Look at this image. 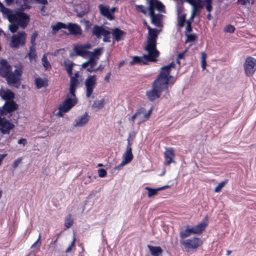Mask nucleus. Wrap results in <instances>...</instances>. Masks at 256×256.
Returning a JSON list of instances; mask_svg holds the SVG:
<instances>
[{
    "mask_svg": "<svg viewBox=\"0 0 256 256\" xmlns=\"http://www.w3.org/2000/svg\"><path fill=\"white\" fill-rule=\"evenodd\" d=\"M0 96L4 100H10L14 98V94L10 90L0 88Z\"/></svg>",
    "mask_w": 256,
    "mask_h": 256,
    "instance_id": "nucleus-18",
    "label": "nucleus"
},
{
    "mask_svg": "<svg viewBox=\"0 0 256 256\" xmlns=\"http://www.w3.org/2000/svg\"><path fill=\"white\" fill-rule=\"evenodd\" d=\"M136 8L137 10L140 12L144 14H146V10H145L144 7L142 5H136Z\"/></svg>",
    "mask_w": 256,
    "mask_h": 256,
    "instance_id": "nucleus-52",
    "label": "nucleus"
},
{
    "mask_svg": "<svg viewBox=\"0 0 256 256\" xmlns=\"http://www.w3.org/2000/svg\"><path fill=\"white\" fill-rule=\"evenodd\" d=\"M40 234H39V236H38V239L34 243V244L32 246V247L31 248H34L36 246V245L37 244L40 242Z\"/></svg>",
    "mask_w": 256,
    "mask_h": 256,
    "instance_id": "nucleus-64",
    "label": "nucleus"
},
{
    "mask_svg": "<svg viewBox=\"0 0 256 256\" xmlns=\"http://www.w3.org/2000/svg\"><path fill=\"white\" fill-rule=\"evenodd\" d=\"M154 9H155V8L153 6L152 2L149 0L148 10H149V12H150V15L152 17L156 16L154 14Z\"/></svg>",
    "mask_w": 256,
    "mask_h": 256,
    "instance_id": "nucleus-44",
    "label": "nucleus"
},
{
    "mask_svg": "<svg viewBox=\"0 0 256 256\" xmlns=\"http://www.w3.org/2000/svg\"><path fill=\"white\" fill-rule=\"evenodd\" d=\"M180 242L184 246L187 251L190 250H196L203 244L202 240L196 237L186 240H180Z\"/></svg>",
    "mask_w": 256,
    "mask_h": 256,
    "instance_id": "nucleus-7",
    "label": "nucleus"
},
{
    "mask_svg": "<svg viewBox=\"0 0 256 256\" xmlns=\"http://www.w3.org/2000/svg\"><path fill=\"white\" fill-rule=\"evenodd\" d=\"M74 224V220L72 218V215L68 214L64 220V226L66 228H68L71 227Z\"/></svg>",
    "mask_w": 256,
    "mask_h": 256,
    "instance_id": "nucleus-33",
    "label": "nucleus"
},
{
    "mask_svg": "<svg viewBox=\"0 0 256 256\" xmlns=\"http://www.w3.org/2000/svg\"><path fill=\"white\" fill-rule=\"evenodd\" d=\"M4 115H6L5 113L4 110L2 108V110L0 109V119H5L6 118L5 117L2 118L1 116Z\"/></svg>",
    "mask_w": 256,
    "mask_h": 256,
    "instance_id": "nucleus-62",
    "label": "nucleus"
},
{
    "mask_svg": "<svg viewBox=\"0 0 256 256\" xmlns=\"http://www.w3.org/2000/svg\"><path fill=\"white\" fill-rule=\"evenodd\" d=\"M22 162V158H18L17 160H16L14 162V164H13V168H16L19 165V164L21 162Z\"/></svg>",
    "mask_w": 256,
    "mask_h": 256,
    "instance_id": "nucleus-56",
    "label": "nucleus"
},
{
    "mask_svg": "<svg viewBox=\"0 0 256 256\" xmlns=\"http://www.w3.org/2000/svg\"><path fill=\"white\" fill-rule=\"evenodd\" d=\"M133 157V154H132V144L130 142V140H128V145L126 146V150L123 155L124 160L120 164L116 166L114 168L116 170L120 169V168L124 166L130 162L132 160Z\"/></svg>",
    "mask_w": 256,
    "mask_h": 256,
    "instance_id": "nucleus-11",
    "label": "nucleus"
},
{
    "mask_svg": "<svg viewBox=\"0 0 256 256\" xmlns=\"http://www.w3.org/2000/svg\"><path fill=\"white\" fill-rule=\"evenodd\" d=\"M186 42H194L196 39V36L195 34H186Z\"/></svg>",
    "mask_w": 256,
    "mask_h": 256,
    "instance_id": "nucleus-41",
    "label": "nucleus"
},
{
    "mask_svg": "<svg viewBox=\"0 0 256 256\" xmlns=\"http://www.w3.org/2000/svg\"><path fill=\"white\" fill-rule=\"evenodd\" d=\"M42 64L46 70L50 69L51 68V65L50 62L48 60L46 56L44 54L43 55L42 58Z\"/></svg>",
    "mask_w": 256,
    "mask_h": 256,
    "instance_id": "nucleus-35",
    "label": "nucleus"
},
{
    "mask_svg": "<svg viewBox=\"0 0 256 256\" xmlns=\"http://www.w3.org/2000/svg\"><path fill=\"white\" fill-rule=\"evenodd\" d=\"M146 190H148V198L156 195L158 192L160 191L159 188H152L150 187H146Z\"/></svg>",
    "mask_w": 256,
    "mask_h": 256,
    "instance_id": "nucleus-34",
    "label": "nucleus"
},
{
    "mask_svg": "<svg viewBox=\"0 0 256 256\" xmlns=\"http://www.w3.org/2000/svg\"><path fill=\"white\" fill-rule=\"evenodd\" d=\"M176 64L174 62H171L169 64L162 66L161 68L162 72L158 74V76L172 84H174V81L170 82L171 78H173L172 76L170 75L171 68H174Z\"/></svg>",
    "mask_w": 256,
    "mask_h": 256,
    "instance_id": "nucleus-8",
    "label": "nucleus"
},
{
    "mask_svg": "<svg viewBox=\"0 0 256 256\" xmlns=\"http://www.w3.org/2000/svg\"><path fill=\"white\" fill-rule=\"evenodd\" d=\"M110 32L106 30H105L102 36H104L103 41L106 42H110Z\"/></svg>",
    "mask_w": 256,
    "mask_h": 256,
    "instance_id": "nucleus-38",
    "label": "nucleus"
},
{
    "mask_svg": "<svg viewBox=\"0 0 256 256\" xmlns=\"http://www.w3.org/2000/svg\"><path fill=\"white\" fill-rule=\"evenodd\" d=\"M91 48L90 44H84L83 45H76L74 46V50L76 54L78 56H84L90 53V52L86 50V49H90Z\"/></svg>",
    "mask_w": 256,
    "mask_h": 256,
    "instance_id": "nucleus-13",
    "label": "nucleus"
},
{
    "mask_svg": "<svg viewBox=\"0 0 256 256\" xmlns=\"http://www.w3.org/2000/svg\"><path fill=\"white\" fill-rule=\"evenodd\" d=\"M244 69L246 76H252L256 70V58L250 56H247L244 64Z\"/></svg>",
    "mask_w": 256,
    "mask_h": 256,
    "instance_id": "nucleus-5",
    "label": "nucleus"
},
{
    "mask_svg": "<svg viewBox=\"0 0 256 256\" xmlns=\"http://www.w3.org/2000/svg\"><path fill=\"white\" fill-rule=\"evenodd\" d=\"M136 63H142L144 64H146V62L143 60V58L138 56H134L133 57V60L132 62H130V64L134 65Z\"/></svg>",
    "mask_w": 256,
    "mask_h": 256,
    "instance_id": "nucleus-36",
    "label": "nucleus"
},
{
    "mask_svg": "<svg viewBox=\"0 0 256 256\" xmlns=\"http://www.w3.org/2000/svg\"><path fill=\"white\" fill-rule=\"evenodd\" d=\"M26 56L28 57L30 61H32L36 58L37 54L34 46H32L30 47V51Z\"/></svg>",
    "mask_w": 256,
    "mask_h": 256,
    "instance_id": "nucleus-30",
    "label": "nucleus"
},
{
    "mask_svg": "<svg viewBox=\"0 0 256 256\" xmlns=\"http://www.w3.org/2000/svg\"><path fill=\"white\" fill-rule=\"evenodd\" d=\"M186 50L184 51V52H181V53H180L178 54V58H177V64H178L179 65L180 64V60H181V59H183L184 58V54L186 52Z\"/></svg>",
    "mask_w": 256,
    "mask_h": 256,
    "instance_id": "nucleus-54",
    "label": "nucleus"
},
{
    "mask_svg": "<svg viewBox=\"0 0 256 256\" xmlns=\"http://www.w3.org/2000/svg\"><path fill=\"white\" fill-rule=\"evenodd\" d=\"M111 76V72H109L108 74H106V75L104 77V80L106 82H110V79Z\"/></svg>",
    "mask_w": 256,
    "mask_h": 256,
    "instance_id": "nucleus-61",
    "label": "nucleus"
},
{
    "mask_svg": "<svg viewBox=\"0 0 256 256\" xmlns=\"http://www.w3.org/2000/svg\"><path fill=\"white\" fill-rule=\"evenodd\" d=\"M66 29L68 30L70 34L74 36H80L82 34L80 26L76 24L69 22L67 24Z\"/></svg>",
    "mask_w": 256,
    "mask_h": 256,
    "instance_id": "nucleus-16",
    "label": "nucleus"
},
{
    "mask_svg": "<svg viewBox=\"0 0 256 256\" xmlns=\"http://www.w3.org/2000/svg\"><path fill=\"white\" fill-rule=\"evenodd\" d=\"M144 50L148 52V54L144 55V60L152 62H156V58L158 57L160 53L156 48V44H148Z\"/></svg>",
    "mask_w": 256,
    "mask_h": 256,
    "instance_id": "nucleus-9",
    "label": "nucleus"
},
{
    "mask_svg": "<svg viewBox=\"0 0 256 256\" xmlns=\"http://www.w3.org/2000/svg\"><path fill=\"white\" fill-rule=\"evenodd\" d=\"M73 66H74V64L72 63L66 64V71L70 76H71L72 74Z\"/></svg>",
    "mask_w": 256,
    "mask_h": 256,
    "instance_id": "nucleus-42",
    "label": "nucleus"
},
{
    "mask_svg": "<svg viewBox=\"0 0 256 256\" xmlns=\"http://www.w3.org/2000/svg\"><path fill=\"white\" fill-rule=\"evenodd\" d=\"M78 79H75L74 78H70V86L69 88L70 94L73 98H76V90L79 84Z\"/></svg>",
    "mask_w": 256,
    "mask_h": 256,
    "instance_id": "nucleus-21",
    "label": "nucleus"
},
{
    "mask_svg": "<svg viewBox=\"0 0 256 256\" xmlns=\"http://www.w3.org/2000/svg\"><path fill=\"white\" fill-rule=\"evenodd\" d=\"M206 8L208 12H210L212 10V4H206Z\"/></svg>",
    "mask_w": 256,
    "mask_h": 256,
    "instance_id": "nucleus-59",
    "label": "nucleus"
},
{
    "mask_svg": "<svg viewBox=\"0 0 256 256\" xmlns=\"http://www.w3.org/2000/svg\"><path fill=\"white\" fill-rule=\"evenodd\" d=\"M187 26L186 28V32H190L192 31V23L190 20L186 22Z\"/></svg>",
    "mask_w": 256,
    "mask_h": 256,
    "instance_id": "nucleus-53",
    "label": "nucleus"
},
{
    "mask_svg": "<svg viewBox=\"0 0 256 256\" xmlns=\"http://www.w3.org/2000/svg\"><path fill=\"white\" fill-rule=\"evenodd\" d=\"M26 34L24 32H18L12 37L10 46L12 48H18L24 46L26 44Z\"/></svg>",
    "mask_w": 256,
    "mask_h": 256,
    "instance_id": "nucleus-6",
    "label": "nucleus"
},
{
    "mask_svg": "<svg viewBox=\"0 0 256 256\" xmlns=\"http://www.w3.org/2000/svg\"><path fill=\"white\" fill-rule=\"evenodd\" d=\"M228 182V180H226L218 184L214 188V192H220L222 188Z\"/></svg>",
    "mask_w": 256,
    "mask_h": 256,
    "instance_id": "nucleus-39",
    "label": "nucleus"
},
{
    "mask_svg": "<svg viewBox=\"0 0 256 256\" xmlns=\"http://www.w3.org/2000/svg\"><path fill=\"white\" fill-rule=\"evenodd\" d=\"M206 55L205 53H202V70H204L206 68Z\"/></svg>",
    "mask_w": 256,
    "mask_h": 256,
    "instance_id": "nucleus-45",
    "label": "nucleus"
},
{
    "mask_svg": "<svg viewBox=\"0 0 256 256\" xmlns=\"http://www.w3.org/2000/svg\"><path fill=\"white\" fill-rule=\"evenodd\" d=\"M84 26H85V30H88L92 26V22H90L89 20H84Z\"/></svg>",
    "mask_w": 256,
    "mask_h": 256,
    "instance_id": "nucleus-57",
    "label": "nucleus"
},
{
    "mask_svg": "<svg viewBox=\"0 0 256 256\" xmlns=\"http://www.w3.org/2000/svg\"><path fill=\"white\" fill-rule=\"evenodd\" d=\"M12 24H10L9 26V29L10 30V32L12 33H14L17 31V30L18 28V25L17 23L15 22H12Z\"/></svg>",
    "mask_w": 256,
    "mask_h": 256,
    "instance_id": "nucleus-43",
    "label": "nucleus"
},
{
    "mask_svg": "<svg viewBox=\"0 0 256 256\" xmlns=\"http://www.w3.org/2000/svg\"><path fill=\"white\" fill-rule=\"evenodd\" d=\"M186 14H184L178 20V26L181 28H182L184 26V23L186 21Z\"/></svg>",
    "mask_w": 256,
    "mask_h": 256,
    "instance_id": "nucleus-46",
    "label": "nucleus"
},
{
    "mask_svg": "<svg viewBox=\"0 0 256 256\" xmlns=\"http://www.w3.org/2000/svg\"><path fill=\"white\" fill-rule=\"evenodd\" d=\"M104 99L100 100H96L94 102V105L96 106L98 108H101L104 106Z\"/></svg>",
    "mask_w": 256,
    "mask_h": 256,
    "instance_id": "nucleus-47",
    "label": "nucleus"
},
{
    "mask_svg": "<svg viewBox=\"0 0 256 256\" xmlns=\"http://www.w3.org/2000/svg\"><path fill=\"white\" fill-rule=\"evenodd\" d=\"M22 74V68H17L12 72L11 66L6 60H2L0 63V76L6 78L7 83L13 84L18 88L20 84L21 77Z\"/></svg>",
    "mask_w": 256,
    "mask_h": 256,
    "instance_id": "nucleus-1",
    "label": "nucleus"
},
{
    "mask_svg": "<svg viewBox=\"0 0 256 256\" xmlns=\"http://www.w3.org/2000/svg\"><path fill=\"white\" fill-rule=\"evenodd\" d=\"M170 84L159 76L153 82L152 88L146 92V96L150 102H154L160 98L162 92L168 89Z\"/></svg>",
    "mask_w": 256,
    "mask_h": 256,
    "instance_id": "nucleus-2",
    "label": "nucleus"
},
{
    "mask_svg": "<svg viewBox=\"0 0 256 256\" xmlns=\"http://www.w3.org/2000/svg\"><path fill=\"white\" fill-rule=\"evenodd\" d=\"M192 234H193L192 228L189 226H187L184 230H183L180 232V236L181 240H184V239L190 236Z\"/></svg>",
    "mask_w": 256,
    "mask_h": 256,
    "instance_id": "nucleus-27",
    "label": "nucleus"
},
{
    "mask_svg": "<svg viewBox=\"0 0 256 256\" xmlns=\"http://www.w3.org/2000/svg\"><path fill=\"white\" fill-rule=\"evenodd\" d=\"M67 24L62 22H58L56 24L52 26V30L54 32H58L60 30L64 28L66 29Z\"/></svg>",
    "mask_w": 256,
    "mask_h": 256,
    "instance_id": "nucleus-31",
    "label": "nucleus"
},
{
    "mask_svg": "<svg viewBox=\"0 0 256 256\" xmlns=\"http://www.w3.org/2000/svg\"><path fill=\"white\" fill-rule=\"evenodd\" d=\"M234 30H235V28L231 24H228V25L226 26L225 27L224 30V31L225 32H230V33L234 32Z\"/></svg>",
    "mask_w": 256,
    "mask_h": 256,
    "instance_id": "nucleus-49",
    "label": "nucleus"
},
{
    "mask_svg": "<svg viewBox=\"0 0 256 256\" xmlns=\"http://www.w3.org/2000/svg\"><path fill=\"white\" fill-rule=\"evenodd\" d=\"M152 22L154 24L158 25L160 23V19L158 16H155L152 17Z\"/></svg>",
    "mask_w": 256,
    "mask_h": 256,
    "instance_id": "nucleus-55",
    "label": "nucleus"
},
{
    "mask_svg": "<svg viewBox=\"0 0 256 256\" xmlns=\"http://www.w3.org/2000/svg\"><path fill=\"white\" fill-rule=\"evenodd\" d=\"M174 157L175 154L174 149L172 148L166 149L164 152V164L167 166H169L171 163L174 162Z\"/></svg>",
    "mask_w": 256,
    "mask_h": 256,
    "instance_id": "nucleus-14",
    "label": "nucleus"
},
{
    "mask_svg": "<svg viewBox=\"0 0 256 256\" xmlns=\"http://www.w3.org/2000/svg\"><path fill=\"white\" fill-rule=\"evenodd\" d=\"M77 103V100L76 98H71L68 96L67 98L64 100L58 107V112L56 116L62 118L64 116V114L68 112L73 106Z\"/></svg>",
    "mask_w": 256,
    "mask_h": 256,
    "instance_id": "nucleus-4",
    "label": "nucleus"
},
{
    "mask_svg": "<svg viewBox=\"0 0 256 256\" xmlns=\"http://www.w3.org/2000/svg\"><path fill=\"white\" fill-rule=\"evenodd\" d=\"M76 242V234H74V236H73L72 240L70 244L68 246V247L66 250V253H68L71 252L72 249L75 246Z\"/></svg>",
    "mask_w": 256,
    "mask_h": 256,
    "instance_id": "nucleus-40",
    "label": "nucleus"
},
{
    "mask_svg": "<svg viewBox=\"0 0 256 256\" xmlns=\"http://www.w3.org/2000/svg\"><path fill=\"white\" fill-rule=\"evenodd\" d=\"M208 226L206 222H200L196 226L192 228L193 234H201L206 229Z\"/></svg>",
    "mask_w": 256,
    "mask_h": 256,
    "instance_id": "nucleus-23",
    "label": "nucleus"
},
{
    "mask_svg": "<svg viewBox=\"0 0 256 256\" xmlns=\"http://www.w3.org/2000/svg\"><path fill=\"white\" fill-rule=\"evenodd\" d=\"M27 143L26 140V138H21L18 141V144H22L24 146H25Z\"/></svg>",
    "mask_w": 256,
    "mask_h": 256,
    "instance_id": "nucleus-60",
    "label": "nucleus"
},
{
    "mask_svg": "<svg viewBox=\"0 0 256 256\" xmlns=\"http://www.w3.org/2000/svg\"><path fill=\"white\" fill-rule=\"evenodd\" d=\"M89 120L90 116L86 112L83 115L80 116L74 120V127H82L88 122Z\"/></svg>",
    "mask_w": 256,
    "mask_h": 256,
    "instance_id": "nucleus-17",
    "label": "nucleus"
},
{
    "mask_svg": "<svg viewBox=\"0 0 256 256\" xmlns=\"http://www.w3.org/2000/svg\"><path fill=\"white\" fill-rule=\"evenodd\" d=\"M37 2L43 4H48L47 0H35Z\"/></svg>",
    "mask_w": 256,
    "mask_h": 256,
    "instance_id": "nucleus-63",
    "label": "nucleus"
},
{
    "mask_svg": "<svg viewBox=\"0 0 256 256\" xmlns=\"http://www.w3.org/2000/svg\"><path fill=\"white\" fill-rule=\"evenodd\" d=\"M152 110H153V108H152V107L147 112L145 113V112L146 111V109L144 108H140L136 110V112H135V114H136V115L137 116H138L142 114H144L143 119L142 120V122H144L148 120L149 119V118H150V116L152 113Z\"/></svg>",
    "mask_w": 256,
    "mask_h": 256,
    "instance_id": "nucleus-22",
    "label": "nucleus"
},
{
    "mask_svg": "<svg viewBox=\"0 0 256 256\" xmlns=\"http://www.w3.org/2000/svg\"><path fill=\"white\" fill-rule=\"evenodd\" d=\"M150 0L152 2L153 6L156 9L160 12H163L164 9V6L160 2L158 1V0Z\"/></svg>",
    "mask_w": 256,
    "mask_h": 256,
    "instance_id": "nucleus-32",
    "label": "nucleus"
},
{
    "mask_svg": "<svg viewBox=\"0 0 256 256\" xmlns=\"http://www.w3.org/2000/svg\"><path fill=\"white\" fill-rule=\"evenodd\" d=\"M192 6H193L192 11L195 12H200V10L204 6L202 0H196V1L193 4H192Z\"/></svg>",
    "mask_w": 256,
    "mask_h": 256,
    "instance_id": "nucleus-29",
    "label": "nucleus"
},
{
    "mask_svg": "<svg viewBox=\"0 0 256 256\" xmlns=\"http://www.w3.org/2000/svg\"><path fill=\"white\" fill-rule=\"evenodd\" d=\"M105 30L106 29L102 26L94 25L92 29V34L98 38H100Z\"/></svg>",
    "mask_w": 256,
    "mask_h": 256,
    "instance_id": "nucleus-26",
    "label": "nucleus"
},
{
    "mask_svg": "<svg viewBox=\"0 0 256 256\" xmlns=\"http://www.w3.org/2000/svg\"><path fill=\"white\" fill-rule=\"evenodd\" d=\"M96 84L97 78L95 74L90 76L86 78L84 82V85L86 86V93L87 98L90 97Z\"/></svg>",
    "mask_w": 256,
    "mask_h": 256,
    "instance_id": "nucleus-10",
    "label": "nucleus"
},
{
    "mask_svg": "<svg viewBox=\"0 0 256 256\" xmlns=\"http://www.w3.org/2000/svg\"><path fill=\"white\" fill-rule=\"evenodd\" d=\"M36 36H37V34L34 33L32 35V36H31V38H30V42H31V43L32 44V46H36L35 41H36Z\"/></svg>",
    "mask_w": 256,
    "mask_h": 256,
    "instance_id": "nucleus-58",
    "label": "nucleus"
},
{
    "mask_svg": "<svg viewBox=\"0 0 256 256\" xmlns=\"http://www.w3.org/2000/svg\"><path fill=\"white\" fill-rule=\"evenodd\" d=\"M98 174L100 178H104L106 176L107 172L104 169L100 168L98 170Z\"/></svg>",
    "mask_w": 256,
    "mask_h": 256,
    "instance_id": "nucleus-51",
    "label": "nucleus"
},
{
    "mask_svg": "<svg viewBox=\"0 0 256 256\" xmlns=\"http://www.w3.org/2000/svg\"><path fill=\"white\" fill-rule=\"evenodd\" d=\"M150 254L152 256H160L163 252V250L160 246H152L150 245L147 246Z\"/></svg>",
    "mask_w": 256,
    "mask_h": 256,
    "instance_id": "nucleus-25",
    "label": "nucleus"
},
{
    "mask_svg": "<svg viewBox=\"0 0 256 256\" xmlns=\"http://www.w3.org/2000/svg\"><path fill=\"white\" fill-rule=\"evenodd\" d=\"M18 104L14 100H7L2 106L6 114L18 109Z\"/></svg>",
    "mask_w": 256,
    "mask_h": 256,
    "instance_id": "nucleus-15",
    "label": "nucleus"
},
{
    "mask_svg": "<svg viewBox=\"0 0 256 256\" xmlns=\"http://www.w3.org/2000/svg\"><path fill=\"white\" fill-rule=\"evenodd\" d=\"M102 48H98L94 49L93 52H90V56L96 58V59L98 58V56L102 54Z\"/></svg>",
    "mask_w": 256,
    "mask_h": 256,
    "instance_id": "nucleus-37",
    "label": "nucleus"
},
{
    "mask_svg": "<svg viewBox=\"0 0 256 256\" xmlns=\"http://www.w3.org/2000/svg\"><path fill=\"white\" fill-rule=\"evenodd\" d=\"M35 84L38 88H40L42 87L48 86V80L46 78L44 80L40 78H36L34 80Z\"/></svg>",
    "mask_w": 256,
    "mask_h": 256,
    "instance_id": "nucleus-28",
    "label": "nucleus"
},
{
    "mask_svg": "<svg viewBox=\"0 0 256 256\" xmlns=\"http://www.w3.org/2000/svg\"><path fill=\"white\" fill-rule=\"evenodd\" d=\"M8 20L10 22H16L21 28H24L30 22V17L24 12H19L8 16Z\"/></svg>",
    "mask_w": 256,
    "mask_h": 256,
    "instance_id": "nucleus-3",
    "label": "nucleus"
},
{
    "mask_svg": "<svg viewBox=\"0 0 256 256\" xmlns=\"http://www.w3.org/2000/svg\"><path fill=\"white\" fill-rule=\"evenodd\" d=\"M158 30L156 28H154L152 31L149 32L148 38V44H150V45L156 44V40L158 37Z\"/></svg>",
    "mask_w": 256,
    "mask_h": 256,
    "instance_id": "nucleus-24",
    "label": "nucleus"
},
{
    "mask_svg": "<svg viewBox=\"0 0 256 256\" xmlns=\"http://www.w3.org/2000/svg\"><path fill=\"white\" fill-rule=\"evenodd\" d=\"M96 58L94 56H90L89 60H88V63L90 64V66H92V67H94L97 64V60H96Z\"/></svg>",
    "mask_w": 256,
    "mask_h": 256,
    "instance_id": "nucleus-48",
    "label": "nucleus"
},
{
    "mask_svg": "<svg viewBox=\"0 0 256 256\" xmlns=\"http://www.w3.org/2000/svg\"><path fill=\"white\" fill-rule=\"evenodd\" d=\"M98 8L102 15L106 17L110 20L114 19V16L112 14L110 13L108 6L100 4L98 6Z\"/></svg>",
    "mask_w": 256,
    "mask_h": 256,
    "instance_id": "nucleus-19",
    "label": "nucleus"
},
{
    "mask_svg": "<svg viewBox=\"0 0 256 256\" xmlns=\"http://www.w3.org/2000/svg\"><path fill=\"white\" fill-rule=\"evenodd\" d=\"M14 124L6 118L0 119V131L2 134H9Z\"/></svg>",
    "mask_w": 256,
    "mask_h": 256,
    "instance_id": "nucleus-12",
    "label": "nucleus"
},
{
    "mask_svg": "<svg viewBox=\"0 0 256 256\" xmlns=\"http://www.w3.org/2000/svg\"><path fill=\"white\" fill-rule=\"evenodd\" d=\"M247 2H250L252 4H254V0H238L237 3L238 4L244 6Z\"/></svg>",
    "mask_w": 256,
    "mask_h": 256,
    "instance_id": "nucleus-50",
    "label": "nucleus"
},
{
    "mask_svg": "<svg viewBox=\"0 0 256 256\" xmlns=\"http://www.w3.org/2000/svg\"><path fill=\"white\" fill-rule=\"evenodd\" d=\"M112 35L116 42L122 40L126 36V32L118 28H114L112 30Z\"/></svg>",
    "mask_w": 256,
    "mask_h": 256,
    "instance_id": "nucleus-20",
    "label": "nucleus"
}]
</instances>
